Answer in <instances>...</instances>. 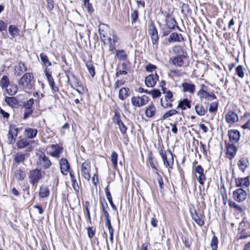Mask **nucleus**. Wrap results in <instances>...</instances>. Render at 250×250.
<instances>
[{"label":"nucleus","mask_w":250,"mask_h":250,"mask_svg":"<svg viewBox=\"0 0 250 250\" xmlns=\"http://www.w3.org/2000/svg\"><path fill=\"white\" fill-rule=\"evenodd\" d=\"M19 86L23 89H31L34 84V76L32 73H25L19 80Z\"/></svg>","instance_id":"1"},{"label":"nucleus","mask_w":250,"mask_h":250,"mask_svg":"<svg viewBox=\"0 0 250 250\" xmlns=\"http://www.w3.org/2000/svg\"><path fill=\"white\" fill-rule=\"evenodd\" d=\"M166 88H163L164 94H165L164 99L162 98L160 101L161 105L164 108H171L173 106V93L170 90L166 91Z\"/></svg>","instance_id":"2"},{"label":"nucleus","mask_w":250,"mask_h":250,"mask_svg":"<svg viewBox=\"0 0 250 250\" xmlns=\"http://www.w3.org/2000/svg\"><path fill=\"white\" fill-rule=\"evenodd\" d=\"M148 32L150 36L151 40L153 45H156L157 47L159 37L158 35V31L153 21H151L148 25Z\"/></svg>","instance_id":"3"},{"label":"nucleus","mask_w":250,"mask_h":250,"mask_svg":"<svg viewBox=\"0 0 250 250\" xmlns=\"http://www.w3.org/2000/svg\"><path fill=\"white\" fill-rule=\"evenodd\" d=\"M160 155H161L164 165L168 168H172L173 165L174 160L173 154L170 150L165 151L164 152L162 150L160 151Z\"/></svg>","instance_id":"4"},{"label":"nucleus","mask_w":250,"mask_h":250,"mask_svg":"<svg viewBox=\"0 0 250 250\" xmlns=\"http://www.w3.org/2000/svg\"><path fill=\"white\" fill-rule=\"evenodd\" d=\"M165 25L168 29L173 30L177 29L179 31H182L174 18L169 13H167L165 15Z\"/></svg>","instance_id":"5"},{"label":"nucleus","mask_w":250,"mask_h":250,"mask_svg":"<svg viewBox=\"0 0 250 250\" xmlns=\"http://www.w3.org/2000/svg\"><path fill=\"white\" fill-rule=\"evenodd\" d=\"M239 239H245L250 236V225L248 222L240 223L239 227Z\"/></svg>","instance_id":"6"},{"label":"nucleus","mask_w":250,"mask_h":250,"mask_svg":"<svg viewBox=\"0 0 250 250\" xmlns=\"http://www.w3.org/2000/svg\"><path fill=\"white\" fill-rule=\"evenodd\" d=\"M52 163L49 159L48 157H47L45 154L43 153L39 156L37 161V165L38 167H40L41 168L43 169H46L50 167L51 166Z\"/></svg>","instance_id":"7"},{"label":"nucleus","mask_w":250,"mask_h":250,"mask_svg":"<svg viewBox=\"0 0 250 250\" xmlns=\"http://www.w3.org/2000/svg\"><path fill=\"white\" fill-rule=\"evenodd\" d=\"M132 105L136 107H141L146 104L149 101V98L146 95L142 96H133L131 99Z\"/></svg>","instance_id":"8"},{"label":"nucleus","mask_w":250,"mask_h":250,"mask_svg":"<svg viewBox=\"0 0 250 250\" xmlns=\"http://www.w3.org/2000/svg\"><path fill=\"white\" fill-rule=\"evenodd\" d=\"M42 178V175L40 169L36 168L30 171L29 175V182L32 185H37Z\"/></svg>","instance_id":"9"},{"label":"nucleus","mask_w":250,"mask_h":250,"mask_svg":"<svg viewBox=\"0 0 250 250\" xmlns=\"http://www.w3.org/2000/svg\"><path fill=\"white\" fill-rule=\"evenodd\" d=\"M247 193L243 188H239L235 190L232 193L233 199L238 202H243L247 198Z\"/></svg>","instance_id":"10"},{"label":"nucleus","mask_w":250,"mask_h":250,"mask_svg":"<svg viewBox=\"0 0 250 250\" xmlns=\"http://www.w3.org/2000/svg\"><path fill=\"white\" fill-rule=\"evenodd\" d=\"M190 214L192 219L199 226H203L204 225V216L199 211H197L195 209L193 210H190Z\"/></svg>","instance_id":"11"},{"label":"nucleus","mask_w":250,"mask_h":250,"mask_svg":"<svg viewBox=\"0 0 250 250\" xmlns=\"http://www.w3.org/2000/svg\"><path fill=\"white\" fill-rule=\"evenodd\" d=\"M110 29L108 25L105 24H100L99 26V33L101 39L104 43H105L106 37L109 35Z\"/></svg>","instance_id":"12"},{"label":"nucleus","mask_w":250,"mask_h":250,"mask_svg":"<svg viewBox=\"0 0 250 250\" xmlns=\"http://www.w3.org/2000/svg\"><path fill=\"white\" fill-rule=\"evenodd\" d=\"M250 176L245 178L238 177L235 178V182L236 187L243 188H248L250 185Z\"/></svg>","instance_id":"13"},{"label":"nucleus","mask_w":250,"mask_h":250,"mask_svg":"<svg viewBox=\"0 0 250 250\" xmlns=\"http://www.w3.org/2000/svg\"><path fill=\"white\" fill-rule=\"evenodd\" d=\"M197 95L201 100L206 99L208 101H212L216 99V95L212 92H208V91H198Z\"/></svg>","instance_id":"14"},{"label":"nucleus","mask_w":250,"mask_h":250,"mask_svg":"<svg viewBox=\"0 0 250 250\" xmlns=\"http://www.w3.org/2000/svg\"><path fill=\"white\" fill-rule=\"evenodd\" d=\"M90 168V162L88 161H85L83 163L81 167L82 174L87 180H89L90 178V175L89 174Z\"/></svg>","instance_id":"15"},{"label":"nucleus","mask_w":250,"mask_h":250,"mask_svg":"<svg viewBox=\"0 0 250 250\" xmlns=\"http://www.w3.org/2000/svg\"><path fill=\"white\" fill-rule=\"evenodd\" d=\"M167 41L169 43L182 42H184V38L180 33L172 32L170 34Z\"/></svg>","instance_id":"16"},{"label":"nucleus","mask_w":250,"mask_h":250,"mask_svg":"<svg viewBox=\"0 0 250 250\" xmlns=\"http://www.w3.org/2000/svg\"><path fill=\"white\" fill-rule=\"evenodd\" d=\"M158 78L159 76L156 73L148 75L145 79L146 86L148 87H154L157 81L158 80Z\"/></svg>","instance_id":"17"},{"label":"nucleus","mask_w":250,"mask_h":250,"mask_svg":"<svg viewBox=\"0 0 250 250\" xmlns=\"http://www.w3.org/2000/svg\"><path fill=\"white\" fill-rule=\"evenodd\" d=\"M19 131L20 129L16 128L14 126H10L8 134L9 144H13L14 143Z\"/></svg>","instance_id":"18"},{"label":"nucleus","mask_w":250,"mask_h":250,"mask_svg":"<svg viewBox=\"0 0 250 250\" xmlns=\"http://www.w3.org/2000/svg\"><path fill=\"white\" fill-rule=\"evenodd\" d=\"M50 148V155L56 158H59L60 157V154L62 153L63 150V148L58 144L52 145Z\"/></svg>","instance_id":"19"},{"label":"nucleus","mask_w":250,"mask_h":250,"mask_svg":"<svg viewBox=\"0 0 250 250\" xmlns=\"http://www.w3.org/2000/svg\"><path fill=\"white\" fill-rule=\"evenodd\" d=\"M229 141L231 143H236L240 140V133L237 130L231 129L228 132Z\"/></svg>","instance_id":"20"},{"label":"nucleus","mask_w":250,"mask_h":250,"mask_svg":"<svg viewBox=\"0 0 250 250\" xmlns=\"http://www.w3.org/2000/svg\"><path fill=\"white\" fill-rule=\"evenodd\" d=\"M187 56H175L170 58V62L176 67H181L184 64L185 59H186Z\"/></svg>","instance_id":"21"},{"label":"nucleus","mask_w":250,"mask_h":250,"mask_svg":"<svg viewBox=\"0 0 250 250\" xmlns=\"http://www.w3.org/2000/svg\"><path fill=\"white\" fill-rule=\"evenodd\" d=\"M60 169L61 173L63 175H66L67 172H69L70 165L65 158H62L60 162Z\"/></svg>","instance_id":"22"},{"label":"nucleus","mask_w":250,"mask_h":250,"mask_svg":"<svg viewBox=\"0 0 250 250\" xmlns=\"http://www.w3.org/2000/svg\"><path fill=\"white\" fill-rule=\"evenodd\" d=\"M226 122L229 124H234L238 121V117L234 111H229L225 117Z\"/></svg>","instance_id":"23"},{"label":"nucleus","mask_w":250,"mask_h":250,"mask_svg":"<svg viewBox=\"0 0 250 250\" xmlns=\"http://www.w3.org/2000/svg\"><path fill=\"white\" fill-rule=\"evenodd\" d=\"M27 70V68L24 63L20 62L15 67L14 74L16 76H21L24 72Z\"/></svg>","instance_id":"24"},{"label":"nucleus","mask_w":250,"mask_h":250,"mask_svg":"<svg viewBox=\"0 0 250 250\" xmlns=\"http://www.w3.org/2000/svg\"><path fill=\"white\" fill-rule=\"evenodd\" d=\"M183 91L184 92H189L193 94L195 91V85L194 84L188 82H184L182 84Z\"/></svg>","instance_id":"25"},{"label":"nucleus","mask_w":250,"mask_h":250,"mask_svg":"<svg viewBox=\"0 0 250 250\" xmlns=\"http://www.w3.org/2000/svg\"><path fill=\"white\" fill-rule=\"evenodd\" d=\"M238 167L239 169L242 172H245L247 168L249 167V161L247 158H241L237 163Z\"/></svg>","instance_id":"26"},{"label":"nucleus","mask_w":250,"mask_h":250,"mask_svg":"<svg viewBox=\"0 0 250 250\" xmlns=\"http://www.w3.org/2000/svg\"><path fill=\"white\" fill-rule=\"evenodd\" d=\"M237 150V147L233 143L231 144H228L227 146V153L230 156V159H232L234 157Z\"/></svg>","instance_id":"27"},{"label":"nucleus","mask_w":250,"mask_h":250,"mask_svg":"<svg viewBox=\"0 0 250 250\" xmlns=\"http://www.w3.org/2000/svg\"><path fill=\"white\" fill-rule=\"evenodd\" d=\"M29 156V154L27 153H22L21 152H18L16 153L14 157V161L18 164L21 163H23L26 159Z\"/></svg>","instance_id":"28"},{"label":"nucleus","mask_w":250,"mask_h":250,"mask_svg":"<svg viewBox=\"0 0 250 250\" xmlns=\"http://www.w3.org/2000/svg\"><path fill=\"white\" fill-rule=\"evenodd\" d=\"M190 102L188 99H184L183 100L179 101L176 108H181L182 110H186L187 108H190Z\"/></svg>","instance_id":"29"},{"label":"nucleus","mask_w":250,"mask_h":250,"mask_svg":"<svg viewBox=\"0 0 250 250\" xmlns=\"http://www.w3.org/2000/svg\"><path fill=\"white\" fill-rule=\"evenodd\" d=\"M14 176L17 180L22 181L26 176V174L23 170L19 167L14 171Z\"/></svg>","instance_id":"30"},{"label":"nucleus","mask_w":250,"mask_h":250,"mask_svg":"<svg viewBox=\"0 0 250 250\" xmlns=\"http://www.w3.org/2000/svg\"><path fill=\"white\" fill-rule=\"evenodd\" d=\"M155 113L156 108L153 104H151L146 108L145 115L147 118H151L155 115Z\"/></svg>","instance_id":"31"},{"label":"nucleus","mask_w":250,"mask_h":250,"mask_svg":"<svg viewBox=\"0 0 250 250\" xmlns=\"http://www.w3.org/2000/svg\"><path fill=\"white\" fill-rule=\"evenodd\" d=\"M172 51L176 56H187V53L180 45H175L173 47Z\"/></svg>","instance_id":"32"},{"label":"nucleus","mask_w":250,"mask_h":250,"mask_svg":"<svg viewBox=\"0 0 250 250\" xmlns=\"http://www.w3.org/2000/svg\"><path fill=\"white\" fill-rule=\"evenodd\" d=\"M109 35L112 37V43H110L109 50L110 51H113L115 49L116 43L118 42L119 38L116 35L115 32L113 30L110 31Z\"/></svg>","instance_id":"33"},{"label":"nucleus","mask_w":250,"mask_h":250,"mask_svg":"<svg viewBox=\"0 0 250 250\" xmlns=\"http://www.w3.org/2000/svg\"><path fill=\"white\" fill-rule=\"evenodd\" d=\"M148 159L149 165L152 169L157 170H158V163L156 160L153 157V154L152 152H150L148 155Z\"/></svg>","instance_id":"34"},{"label":"nucleus","mask_w":250,"mask_h":250,"mask_svg":"<svg viewBox=\"0 0 250 250\" xmlns=\"http://www.w3.org/2000/svg\"><path fill=\"white\" fill-rule=\"evenodd\" d=\"M105 195L107 198V199L108 200L112 208L114 210H116L117 208L113 202L111 194V193L109 191V188H108V186H107L105 188Z\"/></svg>","instance_id":"35"},{"label":"nucleus","mask_w":250,"mask_h":250,"mask_svg":"<svg viewBox=\"0 0 250 250\" xmlns=\"http://www.w3.org/2000/svg\"><path fill=\"white\" fill-rule=\"evenodd\" d=\"M25 135L29 139L35 138L38 133V130L35 128H27L25 130Z\"/></svg>","instance_id":"36"},{"label":"nucleus","mask_w":250,"mask_h":250,"mask_svg":"<svg viewBox=\"0 0 250 250\" xmlns=\"http://www.w3.org/2000/svg\"><path fill=\"white\" fill-rule=\"evenodd\" d=\"M8 31L12 38H15L19 35L20 30L19 28L14 25H10L8 27Z\"/></svg>","instance_id":"37"},{"label":"nucleus","mask_w":250,"mask_h":250,"mask_svg":"<svg viewBox=\"0 0 250 250\" xmlns=\"http://www.w3.org/2000/svg\"><path fill=\"white\" fill-rule=\"evenodd\" d=\"M50 193L49 188L46 186H42L39 191V196L42 198L47 197Z\"/></svg>","instance_id":"38"},{"label":"nucleus","mask_w":250,"mask_h":250,"mask_svg":"<svg viewBox=\"0 0 250 250\" xmlns=\"http://www.w3.org/2000/svg\"><path fill=\"white\" fill-rule=\"evenodd\" d=\"M128 88L123 87L119 90V98L121 100H124L128 96Z\"/></svg>","instance_id":"39"},{"label":"nucleus","mask_w":250,"mask_h":250,"mask_svg":"<svg viewBox=\"0 0 250 250\" xmlns=\"http://www.w3.org/2000/svg\"><path fill=\"white\" fill-rule=\"evenodd\" d=\"M29 144V141L28 140V139L23 138L20 139L17 142V146L18 148L22 149L28 146Z\"/></svg>","instance_id":"40"},{"label":"nucleus","mask_w":250,"mask_h":250,"mask_svg":"<svg viewBox=\"0 0 250 250\" xmlns=\"http://www.w3.org/2000/svg\"><path fill=\"white\" fill-rule=\"evenodd\" d=\"M40 58L43 65L46 67L50 66L52 65L51 62L49 61L48 57L45 54L42 53L40 55Z\"/></svg>","instance_id":"41"},{"label":"nucleus","mask_w":250,"mask_h":250,"mask_svg":"<svg viewBox=\"0 0 250 250\" xmlns=\"http://www.w3.org/2000/svg\"><path fill=\"white\" fill-rule=\"evenodd\" d=\"M69 174H70V178H71V182H72V187L75 191L78 192L79 190V187L78 184V183L76 181L75 177L71 171H69Z\"/></svg>","instance_id":"42"},{"label":"nucleus","mask_w":250,"mask_h":250,"mask_svg":"<svg viewBox=\"0 0 250 250\" xmlns=\"http://www.w3.org/2000/svg\"><path fill=\"white\" fill-rule=\"evenodd\" d=\"M116 56L120 60L125 61L127 59V55L123 49L116 50Z\"/></svg>","instance_id":"43"},{"label":"nucleus","mask_w":250,"mask_h":250,"mask_svg":"<svg viewBox=\"0 0 250 250\" xmlns=\"http://www.w3.org/2000/svg\"><path fill=\"white\" fill-rule=\"evenodd\" d=\"M87 69L92 77H94L95 74V68L93 65L92 61H87L85 63Z\"/></svg>","instance_id":"44"},{"label":"nucleus","mask_w":250,"mask_h":250,"mask_svg":"<svg viewBox=\"0 0 250 250\" xmlns=\"http://www.w3.org/2000/svg\"><path fill=\"white\" fill-rule=\"evenodd\" d=\"M118 154L114 151L112 152L111 155V161L113 165V168L115 169H117V160H118Z\"/></svg>","instance_id":"45"},{"label":"nucleus","mask_w":250,"mask_h":250,"mask_svg":"<svg viewBox=\"0 0 250 250\" xmlns=\"http://www.w3.org/2000/svg\"><path fill=\"white\" fill-rule=\"evenodd\" d=\"M9 84V80L8 77L6 75L3 76L0 81V86L2 88H6L8 87Z\"/></svg>","instance_id":"46"},{"label":"nucleus","mask_w":250,"mask_h":250,"mask_svg":"<svg viewBox=\"0 0 250 250\" xmlns=\"http://www.w3.org/2000/svg\"><path fill=\"white\" fill-rule=\"evenodd\" d=\"M195 109L197 114L200 116L204 115L207 112V109L202 105H200L199 104L195 105Z\"/></svg>","instance_id":"47"},{"label":"nucleus","mask_w":250,"mask_h":250,"mask_svg":"<svg viewBox=\"0 0 250 250\" xmlns=\"http://www.w3.org/2000/svg\"><path fill=\"white\" fill-rule=\"evenodd\" d=\"M7 93L10 95H15L18 91V87L16 85L10 84L9 87L6 88Z\"/></svg>","instance_id":"48"},{"label":"nucleus","mask_w":250,"mask_h":250,"mask_svg":"<svg viewBox=\"0 0 250 250\" xmlns=\"http://www.w3.org/2000/svg\"><path fill=\"white\" fill-rule=\"evenodd\" d=\"M5 102L7 104L9 105L13 106L17 104L18 101L17 99L13 97H6L5 98Z\"/></svg>","instance_id":"49"},{"label":"nucleus","mask_w":250,"mask_h":250,"mask_svg":"<svg viewBox=\"0 0 250 250\" xmlns=\"http://www.w3.org/2000/svg\"><path fill=\"white\" fill-rule=\"evenodd\" d=\"M114 112L115 115L113 117V121L117 125L120 124V123L122 122L121 119L120 111L118 109H115Z\"/></svg>","instance_id":"50"},{"label":"nucleus","mask_w":250,"mask_h":250,"mask_svg":"<svg viewBox=\"0 0 250 250\" xmlns=\"http://www.w3.org/2000/svg\"><path fill=\"white\" fill-rule=\"evenodd\" d=\"M229 205L230 208H234L235 210L238 211L240 213L243 212V208L237 204L235 202L229 201Z\"/></svg>","instance_id":"51"},{"label":"nucleus","mask_w":250,"mask_h":250,"mask_svg":"<svg viewBox=\"0 0 250 250\" xmlns=\"http://www.w3.org/2000/svg\"><path fill=\"white\" fill-rule=\"evenodd\" d=\"M218 240L217 237L214 235L210 242V247L212 250H217L218 248Z\"/></svg>","instance_id":"52"},{"label":"nucleus","mask_w":250,"mask_h":250,"mask_svg":"<svg viewBox=\"0 0 250 250\" xmlns=\"http://www.w3.org/2000/svg\"><path fill=\"white\" fill-rule=\"evenodd\" d=\"M178 113V111L175 109H171L167 112L163 116L162 119L165 120L167 118L170 117L173 115H176Z\"/></svg>","instance_id":"53"},{"label":"nucleus","mask_w":250,"mask_h":250,"mask_svg":"<svg viewBox=\"0 0 250 250\" xmlns=\"http://www.w3.org/2000/svg\"><path fill=\"white\" fill-rule=\"evenodd\" d=\"M236 72L238 76L241 78H243L244 77V72L243 67L241 65H239L236 68Z\"/></svg>","instance_id":"54"},{"label":"nucleus","mask_w":250,"mask_h":250,"mask_svg":"<svg viewBox=\"0 0 250 250\" xmlns=\"http://www.w3.org/2000/svg\"><path fill=\"white\" fill-rule=\"evenodd\" d=\"M218 105V102L212 103L210 104L209 107V111L211 113L215 112V111H216L217 110Z\"/></svg>","instance_id":"55"},{"label":"nucleus","mask_w":250,"mask_h":250,"mask_svg":"<svg viewBox=\"0 0 250 250\" xmlns=\"http://www.w3.org/2000/svg\"><path fill=\"white\" fill-rule=\"evenodd\" d=\"M33 111L32 108H24L23 119L27 118L33 113Z\"/></svg>","instance_id":"56"},{"label":"nucleus","mask_w":250,"mask_h":250,"mask_svg":"<svg viewBox=\"0 0 250 250\" xmlns=\"http://www.w3.org/2000/svg\"><path fill=\"white\" fill-rule=\"evenodd\" d=\"M49 86L51 87L52 90L53 92H56L59 90V88L57 86H55V83L54 82V79H51L48 81Z\"/></svg>","instance_id":"57"},{"label":"nucleus","mask_w":250,"mask_h":250,"mask_svg":"<svg viewBox=\"0 0 250 250\" xmlns=\"http://www.w3.org/2000/svg\"><path fill=\"white\" fill-rule=\"evenodd\" d=\"M44 73L48 81L53 79L52 76V71L49 68H45L44 70Z\"/></svg>","instance_id":"58"},{"label":"nucleus","mask_w":250,"mask_h":250,"mask_svg":"<svg viewBox=\"0 0 250 250\" xmlns=\"http://www.w3.org/2000/svg\"><path fill=\"white\" fill-rule=\"evenodd\" d=\"M84 7L87 9V11L89 14L92 13L94 11V9L93 8L92 5L90 2L83 3Z\"/></svg>","instance_id":"59"},{"label":"nucleus","mask_w":250,"mask_h":250,"mask_svg":"<svg viewBox=\"0 0 250 250\" xmlns=\"http://www.w3.org/2000/svg\"><path fill=\"white\" fill-rule=\"evenodd\" d=\"M150 91V94H151L153 98H154V99L159 97V96H161V92L158 89H154Z\"/></svg>","instance_id":"60"},{"label":"nucleus","mask_w":250,"mask_h":250,"mask_svg":"<svg viewBox=\"0 0 250 250\" xmlns=\"http://www.w3.org/2000/svg\"><path fill=\"white\" fill-rule=\"evenodd\" d=\"M34 101L32 98L30 99L26 103H24L23 106L24 108H32V106L34 104Z\"/></svg>","instance_id":"61"},{"label":"nucleus","mask_w":250,"mask_h":250,"mask_svg":"<svg viewBox=\"0 0 250 250\" xmlns=\"http://www.w3.org/2000/svg\"><path fill=\"white\" fill-rule=\"evenodd\" d=\"M131 19L132 23L135 22L138 19V11L136 10L131 14Z\"/></svg>","instance_id":"62"},{"label":"nucleus","mask_w":250,"mask_h":250,"mask_svg":"<svg viewBox=\"0 0 250 250\" xmlns=\"http://www.w3.org/2000/svg\"><path fill=\"white\" fill-rule=\"evenodd\" d=\"M119 126V128L122 134H125L126 132L127 127L124 124V123L122 122L120 123V124H117Z\"/></svg>","instance_id":"63"},{"label":"nucleus","mask_w":250,"mask_h":250,"mask_svg":"<svg viewBox=\"0 0 250 250\" xmlns=\"http://www.w3.org/2000/svg\"><path fill=\"white\" fill-rule=\"evenodd\" d=\"M206 180V175L204 174V173L203 174H201V175H199L198 177L197 178L198 182L201 185H204V182Z\"/></svg>","instance_id":"64"}]
</instances>
